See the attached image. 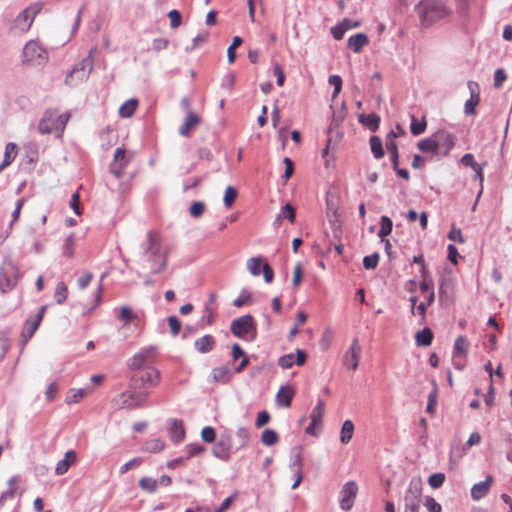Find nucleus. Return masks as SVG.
Masks as SVG:
<instances>
[{"label": "nucleus", "instance_id": "1", "mask_svg": "<svg viewBox=\"0 0 512 512\" xmlns=\"http://www.w3.org/2000/svg\"><path fill=\"white\" fill-rule=\"evenodd\" d=\"M415 9L423 27L431 26L438 20L447 17L451 12L443 0H421Z\"/></svg>", "mask_w": 512, "mask_h": 512}, {"label": "nucleus", "instance_id": "2", "mask_svg": "<svg viewBox=\"0 0 512 512\" xmlns=\"http://www.w3.org/2000/svg\"><path fill=\"white\" fill-rule=\"evenodd\" d=\"M70 119V113L58 115L56 111L47 110L38 124V130L42 134L56 133L61 136Z\"/></svg>", "mask_w": 512, "mask_h": 512}, {"label": "nucleus", "instance_id": "3", "mask_svg": "<svg viewBox=\"0 0 512 512\" xmlns=\"http://www.w3.org/2000/svg\"><path fill=\"white\" fill-rule=\"evenodd\" d=\"M230 331L234 336L249 341H254L257 336L256 324L250 314L234 319L231 322Z\"/></svg>", "mask_w": 512, "mask_h": 512}, {"label": "nucleus", "instance_id": "4", "mask_svg": "<svg viewBox=\"0 0 512 512\" xmlns=\"http://www.w3.org/2000/svg\"><path fill=\"white\" fill-rule=\"evenodd\" d=\"M94 60L92 57H85L77 63L65 78V84L75 86L80 82L87 80L93 71Z\"/></svg>", "mask_w": 512, "mask_h": 512}, {"label": "nucleus", "instance_id": "5", "mask_svg": "<svg viewBox=\"0 0 512 512\" xmlns=\"http://www.w3.org/2000/svg\"><path fill=\"white\" fill-rule=\"evenodd\" d=\"M422 497V483L412 479L404 496V512H419Z\"/></svg>", "mask_w": 512, "mask_h": 512}, {"label": "nucleus", "instance_id": "6", "mask_svg": "<svg viewBox=\"0 0 512 512\" xmlns=\"http://www.w3.org/2000/svg\"><path fill=\"white\" fill-rule=\"evenodd\" d=\"M40 10L41 6L39 4H35L33 6L25 8L15 18L13 25L11 26V31L15 33L27 32L34 21L35 16L40 12Z\"/></svg>", "mask_w": 512, "mask_h": 512}, {"label": "nucleus", "instance_id": "7", "mask_svg": "<svg viewBox=\"0 0 512 512\" xmlns=\"http://www.w3.org/2000/svg\"><path fill=\"white\" fill-rule=\"evenodd\" d=\"M18 270L11 260H5L0 269V290L7 292L17 283Z\"/></svg>", "mask_w": 512, "mask_h": 512}, {"label": "nucleus", "instance_id": "8", "mask_svg": "<svg viewBox=\"0 0 512 512\" xmlns=\"http://www.w3.org/2000/svg\"><path fill=\"white\" fill-rule=\"evenodd\" d=\"M48 58V52L39 44V42L31 40L27 42L23 49V61L26 63H41Z\"/></svg>", "mask_w": 512, "mask_h": 512}, {"label": "nucleus", "instance_id": "9", "mask_svg": "<svg viewBox=\"0 0 512 512\" xmlns=\"http://www.w3.org/2000/svg\"><path fill=\"white\" fill-rule=\"evenodd\" d=\"M232 448V437L230 433L225 432L219 435L211 452L215 458L221 461H228L231 458Z\"/></svg>", "mask_w": 512, "mask_h": 512}, {"label": "nucleus", "instance_id": "10", "mask_svg": "<svg viewBox=\"0 0 512 512\" xmlns=\"http://www.w3.org/2000/svg\"><path fill=\"white\" fill-rule=\"evenodd\" d=\"M45 311H46V306H41L36 315L31 316L26 319V321L23 325V328H22V332H21L22 345H25L29 341V339H31L33 337L34 333L38 329V327L43 319Z\"/></svg>", "mask_w": 512, "mask_h": 512}, {"label": "nucleus", "instance_id": "11", "mask_svg": "<svg viewBox=\"0 0 512 512\" xmlns=\"http://www.w3.org/2000/svg\"><path fill=\"white\" fill-rule=\"evenodd\" d=\"M435 144H437V154L447 156L455 145V137L446 130H438L433 134Z\"/></svg>", "mask_w": 512, "mask_h": 512}, {"label": "nucleus", "instance_id": "12", "mask_svg": "<svg viewBox=\"0 0 512 512\" xmlns=\"http://www.w3.org/2000/svg\"><path fill=\"white\" fill-rule=\"evenodd\" d=\"M357 491V484L353 481L347 482L343 486L340 492V506L343 510L348 511L352 508Z\"/></svg>", "mask_w": 512, "mask_h": 512}, {"label": "nucleus", "instance_id": "13", "mask_svg": "<svg viewBox=\"0 0 512 512\" xmlns=\"http://www.w3.org/2000/svg\"><path fill=\"white\" fill-rule=\"evenodd\" d=\"M160 379V373L157 369L150 368L147 371H145L142 375L139 377H133L132 378V386L134 388H141L144 386H150L154 387L158 384Z\"/></svg>", "mask_w": 512, "mask_h": 512}, {"label": "nucleus", "instance_id": "14", "mask_svg": "<svg viewBox=\"0 0 512 512\" xmlns=\"http://www.w3.org/2000/svg\"><path fill=\"white\" fill-rule=\"evenodd\" d=\"M307 355L304 350L297 349L296 354H285L278 359V365L282 369H290L294 363L298 366H303L306 363Z\"/></svg>", "mask_w": 512, "mask_h": 512}, {"label": "nucleus", "instance_id": "15", "mask_svg": "<svg viewBox=\"0 0 512 512\" xmlns=\"http://www.w3.org/2000/svg\"><path fill=\"white\" fill-rule=\"evenodd\" d=\"M361 351L362 349L358 343V340L353 339L349 350L346 351L343 357V362L348 367V369L354 371L358 368Z\"/></svg>", "mask_w": 512, "mask_h": 512}, {"label": "nucleus", "instance_id": "16", "mask_svg": "<svg viewBox=\"0 0 512 512\" xmlns=\"http://www.w3.org/2000/svg\"><path fill=\"white\" fill-rule=\"evenodd\" d=\"M151 273L157 274L166 269L167 258L166 254L160 249L154 250L149 256Z\"/></svg>", "mask_w": 512, "mask_h": 512}, {"label": "nucleus", "instance_id": "17", "mask_svg": "<svg viewBox=\"0 0 512 512\" xmlns=\"http://www.w3.org/2000/svg\"><path fill=\"white\" fill-rule=\"evenodd\" d=\"M493 481V477L488 475L484 481L474 484L471 488L472 499L478 501L485 497L489 493Z\"/></svg>", "mask_w": 512, "mask_h": 512}, {"label": "nucleus", "instance_id": "18", "mask_svg": "<svg viewBox=\"0 0 512 512\" xmlns=\"http://www.w3.org/2000/svg\"><path fill=\"white\" fill-rule=\"evenodd\" d=\"M295 395V390L290 385L281 386L277 395L276 402L279 406L288 408L291 406L292 399Z\"/></svg>", "mask_w": 512, "mask_h": 512}, {"label": "nucleus", "instance_id": "19", "mask_svg": "<svg viewBox=\"0 0 512 512\" xmlns=\"http://www.w3.org/2000/svg\"><path fill=\"white\" fill-rule=\"evenodd\" d=\"M200 121V117L195 112L189 111L185 117L184 123L179 128V134L183 137H189L191 130L195 128Z\"/></svg>", "mask_w": 512, "mask_h": 512}, {"label": "nucleus", "instance_id": "20", "mask_svg": "<svg viewBox=\"0 0 512 512\" xmlns=\"http://www.w3.org/2000/svg\"><path fill=\"white\" fill-rule=\"evenodd\" d=\"M169 436L174 443H180L185 438L184 423L182 420L173 419L168 429Z\"/></svg>", "mask_w": 512, "mask_h": 512}, {"label": "nucleus", "instance_id": "21", "mask_svg": "<svg viewBox=\"0 0 512 512\" xmlns=\"http://www.w3.org/2000/svg\"><path fill=\"white\" fill-rule=\"evenodd\" d=\"M215 344V338L210 334H206L195 340L194 347L199 353L205 354L211 352Z\"/></svg>", "mask_w": 512, "mask_h": 512}, {"label": "nucleus", "instance_id": "22", "mask_svg": "<svg viewBox=\"0 0 512 512\" xmlns=\"http://www.w3.org/2000/svg\"><path fill=\"white\" fill-rule=\"evenodd\" d=\"M77 454L73 450H69L65 453L64 459L60 460L55 468V473L57 475H64L70 468L72 464L76 462Z\"/></svg>", "mask_w": 512, "mask_h": 512}, {"label": "nucleus", "instance_id": "23", "mask_svg": "<svg viewBox=\"0 0 512 512\" xmlns=\"http://www.w3.org/2000/svg\"><path fill=\"white\" fill-rule=\"evenodd\" d=\"M369 42L368 36L365 33H357L348 39V47L354 52L359 53Z\"/></svg>", "mask_w": 512, "mask_h": 512}, {"label": "nucleus", "instance_id": "24", "mask_svg": "<svg viewBox=\"0 0 512 512\" xmlns=\"http://www.w3.org/2000/svg\"><path fill=\"white\" fill-rule=\"evenodd\" d=\"M358 121L372 132H376L379 129L380 117L375 113L360 114Z\"/></svg>", "mask_w": 512, "mask_h": 512}, {"label": "nucleus", "instance_id": "25", "mask_svg": "<svg viewBox=\"0 0 512 512\" xmlns=\"http://www.w3.org/2000/svg\"><path fill=\"white\" fill-rule=\"evenodd\" d=\"M231 371L227 365H222L212 369L211 377L214 382L226 384L230 380Z\"/></svg>", "mask_w": 512, "mask_h": 512}, {"label": "nucleus", "instance_id": "26", "mask_svg": "<svg viewBox=\"0 0 512 512\" xmlns=\"http://www.w3.org/2000/svg\"><path fill=\"white\" fill-rule=\"evenodd\" d=\"M473 86L478 88V85L473 82H469V88L471 90V97L466 101L464 112L466 115H473L475 114V107L480 101V97L478 93H475Z\"/></svg>", "mask_w": 512, "mask_h": 512}, {"label": "nucleus", "instance_id": "27", "mask_svg": "<svg viewBox=\"0 0 512 512\" xmlns=\"http://www.w3.org/2000/svg\"><path fill=\"white\" fill-rule=\"evenodd\" d=\"M140 248L144 255L148 254L149 252L152 253L156 249H160L157 234L154 231H149L147 234L146 242L141 244Z\"/></svg>", "mask_w": 512, "mask_h": 512}, {"label": "nucleus", "instance_id": "28", "mask_svg": "<svg viewBox=\"0 0 512 512\" xmlns=\"http://www.w3.org/2000/svg\"><path fill=\"white\" fill-rule=\"evenodd\" d=\"M371 152L376 159H381L385 155L382 140L379 136H371L369 139Z\"/></svg>", "mask_w": 512, "mask_h": 512}, {"label": "nucleus", "instance_id": "29", "mask_svg": "<svg viewBox=\"0 0 512 512\" xmlns=\"http://www.w3.org/2000/svg\"><path fill=\"white\" fill-rule=\"evenodd\" d=\"M433 340V333L431 329L425 327L418 331L415 335V341L417 346H429Z\"/></svg>", "mask_w": 512, "mask_h": 512}, {"label": "nucleus", "instance_id": "30", "mask_svg": "<svg viewBox=\"0 0 512 512\" xmlns=\"http://www.w3.org/2000/svg\"><path fill=\"white\" fill-rule=\"evenodd\" d=\"M393 228V222L388 216H381L380 218V229L378 231V237L381 241H385L386 237L391 234Z\"/></svg>", "mask_w": 512, "mask_h": 512}, {"label": "nucleus", "instance_id": "31", "mask_svg": "<svg viewBox=\"0 0 512 512\" xmlns=\"http://www.w3.org/2000/svg\"><path fill=\"white\" fill-rule=\"evenodd\" d=\"M265 262L261 256L252 257L247 261V269L253 276H259L262 272V265Z\"/></svg>", "mask_w": 512, "mask_h": 512}, {"label": "nucleus", "instance_id": "32", "mask_svg": "<svg viewBox=\"0 0 512 512\" xmlns=\"http://www.w3.org/2000/svg\"><path fill=\"white\" fill-rule=\"evenodd\" d=\"M138 106V100L131 98L124 102L119 108V114L123 118L131 117Z\"/></svg>", "mask_w": 512, "mask_h": 512}, {"label": "nucleus", "instance_id": "33", "mask_svg": "<svg viewBox=\"0 0 512 512\" xmlns=\"http://www.w3.org/2000/svg\"><path fill=\"white\" fill-rule=\"evenodd\" d=\"M468 342L464 336L456 338L453 348V358L465 356L467 354Z\"/></svg>", "mask_w": 512, "mask_h": 512}, {"label": "nucleus", "instance_id": "34", "mask_svg": "<svg viewBox=\"0 0 512 512\" xmlns=\"http://www.w3.org/2000/svg\"><path fill=\"white\" fill-rule=\"evenodd\" d=\"M354 433V424L351 420H346L342 424L341 432H340V442L342 444H347L352 439Z\"/></svg>", "mask_w": 512, "mask_h": 512}, {"label": "nucleus", "instance_id": "35", "mask_svg": "<svg viewBox=\"0 0 512 512\" xmlns=\"http://www.w3.org/2000/svg\"><path fill=\"white\" fill-rule=\"evenodd\" d=\"M148 392H123L124 397H130L133 401V408H139L143 406L144 402L148 398Z\"/></svg>", "mask_w": 512, "mask_h": 512}, {"label": "nucleus", "instance_id": "36", "mask_svg": "<svg viewBox=\"0 0 512 512\" xmlns=\"http://www.w3.org/2000/svg\"><path fill=\"white\" fill-rule=\"evenodd\" d=\"M427 127V123L425 117H422L421 120H418L414 115L411 116V124L410 131L412 135L418 136L425 132Z\"/></svg>", "mask_w": 512, "mask_h": 512}, {"label": "nucleus", "instance_id": "37", "mask_svg": "<svg viewBox=\"0 0 512 512\" xmlns=\"http://www.w3.org/2000/svg\"><path fill=\"white\" fill-rule=\"evenodd\" d=\"M417 148L424 153L435 152L437 153V144H435V140L433 135L428 138H424L418 141Z\"/></svg>", "mask_w": 512, "mask_h": 512}, {"label": "nucleus", "instance_id": "38", "mask_svg": "<svg viewBox=\"0 0 512 512\" xmlns=\"http://www.w3.org/2000/svg\"><path fill=\"white\" fill-rule=\"evenodd\" d=\"M74 249H75V236H74V234L71 233L64 240V243L62 245V254L65 257L72 258L74 256Z\"/></svg>", "mask_w": 512, "mask_h": 512}, {"label": "nucleus", "instance_id": "39", "mask_svg": "<svg viewBox=\"0 0 512 512\" xmlns=\"http://www.w3.org/2000/svg\"><path fill=\"white\" fill-rule=\"evenodd\" d=\"M325 411V403L323 400L319 399L317 402V405L313 408L311 414H310V420L313 421V423H321L324 416Z\"/></svg>", "mask_w": 512, "mask_h": 512}, {"label": "nucleus", "instance_id": "40", "mask_svg": "<svg viewBox=\"0 0 512 512\" xmlns=\"http://www.w3.org/2000/svg\"><path fill=\"white\" fill-rule=\"evenodd\" d=\"M138 485L142 490L148 493H154L158 488V481L151 477H142Z\"/></svg>", "mask_w": 512, "mask_h": 512}, {"label": "nucleus", "instance_id": "41", "mask_svg": "<svg viewBox=\"0 0 512 512\" xmlns=\"http://www.w3.org/2000/svg\"><path fill=\"white\" fill-rule=\"evenodd\" d=\"M236 437L238 440V446L237 449H242L246 447L250 441V432L245 427H238L236 431Z\"/></svg>", "mask_w": 512, "mask_h": 512}, {"label": "nucleus", "instance_id": "42", "mask_svg": "<svg viewBox=\"0 0 512 512\" xmlns=\"http://www.w3.org/2000/svg\"><path fill=\"white\" fill-rule=\"evenodd\" d=\"M279 440V436L275 430L266 429L262 432L261 441L266 446H272Z\"/></svg>", "mask_w": 512, "mask_h": 512}, {"label": "nucleus", "instance_id": "43", "mask_svg": "<svg viewBox=\"0 0 512 512\" xmlns=\"http://www.w3.org/2000/svg\"><path fill=\"white\" fill-rule=\"evenodd\" d=\"M17 155V145L13 142H9L6 144L3 162L5 165H10Z\"/></svg>", "mask_w": 512, "mask_h": 512}, {"label": "nucleus", "instance_id": "44", "mask_svg": "<svg viewBox=\"0 0 512 512\" xmlns=\"http://www.w3.org/2000/svg\"><path fill=\"white\" fill-rule=\"evenodd\" d=\"M432 384H433V389L431 390V392L428 395V403H427V407H426V411L431 414L434 413V411H435V407H436V403H437V395H438V386H437L436 382L432 381Z\"/></svg>", "mask_w": 512, "mask_h": 512}, {"label": "nucleus", "instance_id": "45", "mask_svg": "<svg viewBox=\"0 0 512 512\" xmlns=\"http://www.w3.org/2000/svg\"><path fill=\"white\" fill-rule=\"evenodd\" d=\"M302 447H296L293 450V458L291 462V467L294 471V473L302 472Z\"/></svg>", "mask_w": 512, "mask_h": 512}, {"label": "nucleus", "instance_id": "46", "mask_svg": "<svg viewBox=\"0 0 512 512\" xmlns=\"http://www.w3.org/2000/svg\"><path fill=\"white\" fill-rule=\"evenodd\" d=\"M86 389H72L66 397L67 404H74L79 402L86 394Z\"/></svg>", "mask_w": 512, "mask_h": 512}, {"label": "nucleus", "instance_id": "47", "mask_svg": "<svg viewBox=\"0 0 512 512\" xmlns=\"http://www.w3.org/2000/svg\"><path fill=\"white\" fill-rule=\"evenodd\" d=\"M386 149L390 153L393 168H396V166L399 165V152L397 143L391 141L386 143Z\"/></svg>", "mask_w": 512, "mask_h": 512}, {"label": "nucleus", "instance_id": "48", "mask_svg": "<svg viewBox=\"0 0 512 512\" xmlns=\"http://www.w3.org/2000/svg\"><path fill=\"white\" fill-rule=\"evenodd\" d=\"M379 253L378 252H374L370 255H367L363 258V266L365 269L367 270H373L377 267L378 265V262H379Z\"/></svg>", "mask_w": 512, "mask_h": 512}, {"label": "nucleus", "instance_id": "49", "mask_svg": "<svg viewBox=\"0 0 512 512\" xmlns=\"http://www.w3.org/2000/svg\"><path fill=\"white\" fill-rule=\"evenodd\" d=\"M205 447L199 443H191L186 445L185 451H186V458L189 459L191 457L200 455L205 451Z\"/></svg>", "mask_w": 512, "mask_h": 512}, {"label": "nucleus", "instance_id": "50", "mask_svg": "<svg viewBox=\"0 0 512 512\" xmlns=\"http://www.w3.org/2000/svg\"><path fill=\"white\" fill-rule=\"evenodd\" d=\"M55 300L58 304H62L67 298V286L64 282H59L54 293Z\"/></svg>", "mask_w": 512, "mask_h": 512}, {"label": "nucleus", "instance_id": "51", "mask_svg": "<svg viewBox=\"0 0 512 512\" xmlns=\"http://www.w3.org/2000/svg\"><path fill=\"white\" fill-rule=\"evenodd\" d=\"M237 194L238 192L234 187L228 186L226 188L223 202L227 208H230L233 205L234 201L236 200Z\"/></svg>", "mask_w": 512, "mask_h": 512}, {"label": "nucleus", "instance_id": "52", "mask_svg": "<svg viewBox=\"0 0 512 512\" xmlns=\"http://www.w3.org/2000/svg\"><path fill=\"white\" fill-rule=\"evenodd\" d=\"M137 318V315L133 313V311L127 307L122 306L119 313V319L124 322V324H128L133 322Z\"/></svg>", "mask_w": 512, "mask_h": 512}, {"label": "nucleus", "instance_id": "53", "mask_svg": "<svg viewBox=\"0 0 512 512\" xmlns=\"http://www.w3.org/2000/svg\"><path fill=\"white\" fill-rule=\"evenodd\" d=\"M164 442L161 439H152L145 444V450L148 452H160L164 449Z\"/></svg>", "mask_w": 512, "mask_h": 512}, {"label": "nucleus", "instance_id": "54", "mask_svg": "<svg viewBox=\"0 0 512 512\" xmlns=\"http://www.w3.org/2000/svg\"><path fill=\"white\" fill-rule=\"evenodd\" d=\"M434 299H435L434 291H431L430 293H428V295L426 297V302H421L416 307L418 314L421 315L423 318L426 315L427 307L430 306L434 302Z\"/></svg>", "mask_w": 512, "mask_h": 512}, {"label": "nucleus", "instance_id": "55", "mask_svg": "<svg viewBox=\"0 0 512 512\" xmlns=\"http://www.w3.org/2000/svg\"><path fill=\"white\" fill-rule=\"evenodd\" d=\"M279 215H282V219L285 218L291 223L295 221L296 217L295 209L290 203H287L282 207Z\"/></svg>", "mask_w": 512, "mask_h": 512}, {"label": "nucleus", "instance_id": "56", "mask_svg": "<svg viewBox=\"0 0 512 512\" xmlns=\"http://www.w3.org/2000/svg\"><path fill=\"white\" fill-rule=\"evenodd\" d=\"M205 211V204L201 201H195L189 208V213L193 218H199Z\"/></svg>", "mask_w": 512, "mask_h": 512}, {"label": "nucleus", "instance_id": "57", "mask_svg": "<svg viewBox=\"0 0 512 512\" xmlns=\"http://www.w3.org/2000/svg\"><path fill=\"white\" fill-rule=\"evenodd\" d=\"M201 438L206 443H213L216 440V431L211 426H206L201 431Z\"/></svg>", "mask_w": 512, "mask_h": 512}, {"label": "nucleus", "instance_id": "58", "mask_svg": "<svg viewBox=\"0 0 512 512\" xmlns=\"http://www.w3.org/2000/svg\"><path fill=\"white\" fill-rule=\"evenodd\" d=\"M445 481V474L444 473H434L428 478L429 485L437 489L443 485Z\"/></svg>", "mask_w": 512, "mask_h": 512}, {"label": "nucleus", "instance_id": "59", "mask_svg": "<svg viewBox=\"0 0 512 512\" xmlns=\"http://www.w3.org/2000/svg\"><path fill=\"white\" fill-rule=\"evenodd\" d=\"M167 321H168V325H169L171 334L173 336L178 335L181 330L180 320L176 316L172 315V316L168 317Z\"/></svg>", "mask_w": 512, "mask_h": 512}, {"label": "nucleus", "instance_id": "60", "mask_svg": "<svg viewBox=\"0 0 512 512\" xmlns=\"http://www.w3.org/2000/svg\"><path fill=\"white\" fill-rule=\"evenodd\" d=\"M347 22L341 21L336 26L331 28V34L335 40H341L346 32V28L344 25H346Z\"/></svg>", "mask_w": 512, "mask_h": 512}, {"label": "nucleus", "instance_id": "61", "mask_svg": "<svg viewBox=\"0 0 512 512\" xmlns=\"http://www.w3.org/2000/svg\"><path fill=\"white\" fill-rule=\"evenodd\" d=\"M251 298V294L248 290L243 289L240 295L233 301L235 307H242L248 303Z\"/></svg>", "mask_w": 512, "mask_h": 512}, {"label": "nucleus", "instance_id": "62", "mask_svg": "<svg viewBox=\"0 0 512 512\" xmlns=\"http://www.w3.org/2000/svg\"><path fill=\"white\" fill-rule=\"evenodd\" d=\"M114 162L122 165L129 163V159L126 157V151L122 147H118L114 153Z\"/></svg>", "mask_w": 512, "mask_h": 512}, {"label": "nucleus", "instance_id": "63", "mask_svg": "<svg viewBox=\"0 0 512 512\" xmlns=\"http://www.w3.org/2000/svg\"><path fill=\"white\" fill-rule=\"evenodd\" d=\"M145 359L140 352L136 353L131 359H129L128 365L132 369H140L145 363Z\"/></svg>", "mask_w": 512, "mask_h": 512}, {"label": "nucleus", "instance_id": "64", "mask_svg": "<svg viewBox=\"0 0 512 512\" xmlns=\"http://www.w3.org/2000/svg\"><path fill=\"white\" fill-rule=\"evenodd\" d=\"M424 505L429 512H441L442 510L441 505L430 496L426 497Z\"/></svg>", "mask_w": 512, "mask_h": 512}]
</instances>
